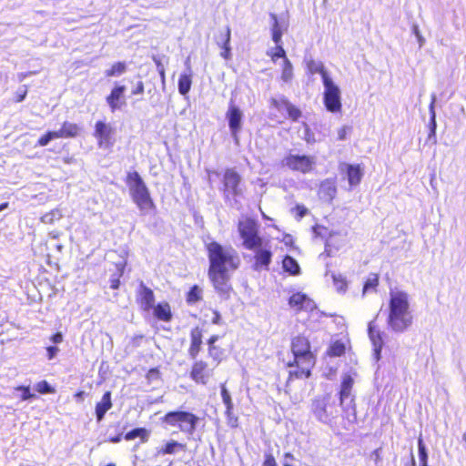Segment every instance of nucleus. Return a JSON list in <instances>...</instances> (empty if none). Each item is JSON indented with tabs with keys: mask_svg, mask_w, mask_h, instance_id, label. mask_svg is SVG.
<instances>
[{
	"mask_svg": "<svg viewBox=\"0 0 466 466\" xmlns=\"http://www.w3.org/2000/svg\"><path fill=\"white\" fill-rule=\"evenodd\" d=\"M407 293L398 291L390 294L388 325L395 332H404L412 324V316L409 310Z\"/></svg>",
	"mask_w": 466,
	"mask_h": 466,
	"instance_id": "nucleus-1",
	"label": "nucleus"
},
{
	"mask_svg": "<svg viewBox=\"0 0 466 466\" xmlns=\"http://www.w3.org/2000/svg\"><path fill=\"white\" fill-rule=\"evenodd\" d=\"M209 268L208 270H221L229 272L235 270L240 264L237 251L232 248H226L213 241L208 245Z\"/></svg>",
	"mask_w": 466,
	"mask_h": 466,
	"instance_id": "nucleus-2",
	"label": "nucleus"
},
{
	"mask_svg": "<svg viewBox=\"0 0 466 466\" xmlns=\"http://www.w3.org/2000/svg\"><path fill=\"white\" fill-rule=\"evenodd\" d=\"M324 86L323 104L325 108L333 114L340 113L342 110L341 93L339 87L333 82L327 70L321 66L319 68Z\"/></svg>",
	"mask_w": 466,
	"mask_h": 466,
	"instance_id": "nucleus-3",
	"label": "nucleus"
},
{
	"mask_svg": "<svg viewBox=\"0 0 466 466\" xmlns=\"http://www.w3.org/2000/svg\"><path fill=\"white\" fill-rule=\"evenodd\" d=\"M163 421L170 426H177L182 432L191 436L196 431L199 418L188 411L174 410L167 412Z\"/></svg>",
	"mask_w": 466,
	"mask_h": 466,
	"instance_id": "nucleus-4",
	"label": "nucleus"
},
{
	"mask_svg": "<svg viewBox=\"0 0 466 466\" xmlns=\"http://www.w3.org/2000/svg\"><path fill=\"white\" fill-rule=\"evenodd\" d=\"M127 184L134 202L141 210L148 209L154 206L142 177H127Z\"/></svg>",
	"mask_w": 466,
	"mask_h": 466,
	"instance_id": "nucleus-5",
	"label": "nucleus"
},
{
	"mask_svg": "<svg viewBox=\"0 0 466 466\" xmlns=\"http://www.w3.org/2000/svg\"><path fill=\"white\" fill-rule=\"evenodd\" d=\"M311 411L316 419L323 423L330 422L338 412L330 394L315 398L311 403Z\"/></svg>",
	"mask_w": 466,
	"mask_h": 466,
	"instance_id": "nucleus-6",
	"label": "nucleus"
},
{
	"mask_svg": "<svg viewBox=\"0 0 466 466\" xmlns=\"http://www.w3.org/2000/svg\"><path fill=\"white\" fill-rule=\"evenodd\" d=\"M354 384L353 378L349 374H344L340 384V390L339 392V404L342 410L347 414V418L350 420V416L353 417V420H356V409H355V397L352 395V388Z\"/></svg>",
	"mask_w": 466,
	"mask_h": 466,
	"instance_id": "nucleus-7",
	"label": "nucleus"
},
{
	"mask_svg": "<svg viewBox=\"0 0 466 466\" xmlns=\"http://www.w3.org/2000/svg\"><path fill=\"white\" fill-rule=\"evenodd\" d=\"M115 128L106 121L98 120L94 127L93 136L100 148L110 149L115 142Z\"/></svg>",
	"mask_w": 466,
	"mask_h": 466,
	"instance_id": "nucleus-8",
	"label": "nucleus"
},
{
	"mask_svg": "<svg viewBox=\"0 0 466 466\" xmlns=\"http://www.w3.org/2000/svg\"><path fill=\"white\" fill-rule=\"evenodd\" d=\"M238 231L243 239V245L248 249L258 248L264 242V239L258 235V226L251 220L240 221L238 223Z\"/></svg>",
	"mask_w": 466,
	"mask_h": 466,
	"instance_id": "nucleus-9",
	"label": "nucleus"
},
{
	"mask_svg": "<svg viewBox=\"0 0 466 466\" xmlns=\"http://www.w3.org/2000/svg\"><path fill=\"white\" fill-rule=\"evenodd\" d=\"M208 276L219 297L222 299H228L232 291L229 272L208 270Z\"/></svg>",
	"mask_w": 466,
	"mask_h": 466,
	"instance_id": "nucleus-10",
	"label": "nucleus"
},
{
	"mask_svg": "<svg viewBox=\"0 0 466 466\" xmlns=\"http://www.w3.org/2000/svg\"><path fill=\"white\" fill-rule=\"evenodd\" d=\"M284 165L293 171L309 173L313 170L315 158L312 156L290 154L284 158Z\"/></svg>",
	"mask_w": 466,
	"mask_h": 466,
	"instance_id": "nucleus-11",
	"label": "nucleus"
},
{
	"mask_svg": "<svg viewBox=\"0 0 466 466\" xmlns=\"http://www.w3.org/2000/svg\"><path fill=\"white\" fill-rule=\"evenodd\" d=\"M249 249L255 252V262L252 265V268L255 271L268 270L273 256L271 247L268 245V242L264 241L259 247Z\"/></svg>",
	"mask_w": 466,
	"mask_h": 466,
	"instance_id": "nucleus-12",
	"label": "nucleus"
},
{
	"mask_svg": "<svg viewBox=\"0 0 466 466\" xmlns=\"http://www.w3.org/2000/svg\"><path fill=\"white\" fill-rule=\"evenodd\" d=\"M126 86L124 85L116 84L113 86L110 93L106 96V101L111 112L121 109L126 106Z\"/></svg>",
	"mask_w": 466,
	"mask_h": 466,
	"instance_id": "nucleus-13",
	"label": "nucleus"
},
{
	"mask_svg": "<svg viewBox=\"0 0 466 466\" xmlns=\"http://www.w3.org/2000/svg\"><path fill=\"white\" fill-rule=\"evenodd\" d=\"M291 350L295 360H314V356L310 351V345L307 338L298 336L292 339Z\"/></svg>",
	"mask_w": 466,
	"mask_h": 466,
	"instance_id": "nucleus-14",
	"label": "nucleus"
},
{
	"mask_svg": "<svg viewBox=\"0 0 466 466\" xmlns=\"http://www.w3.org/2000/svg\"><path fill=\"white\" fill-rule=\"evenodd\" d=\"M226 117L228 121V127L232 132V135L237 137L241 128L242 113L240 109L233 103V101H230L229 103L228 109L226 113Z\"/></svg>",
	"mask_w": 466,
	"mask_h": 466,
	"instance_id": "nucleus-15",
	"label": "nucleus"
},
{
	"mask_svg": "<svg viewBox=\"0 0 466 466\" xmlns=\"http://www.w3.org/2000/svg\"><path fill=\"white\" fill-rule=\"evenodd\" d=\"M296 369L289 371V380L292 378L300 379L303 376L309 378L311 375L310 369L313 367L315 360L311 359L295 360Z\"/></svg>",
	"mask_w": 466,
	"mask_h": 466,
	"instance_id": "nucleus-16",
	"label": "nucleus"
},
{
	"mask_svg": "<svg viewBox=\"0 0 466 466\" xmlns=\"http://www.w3.org/2000/svg\"><path fill=\"white\" fill-rule=\"evenodd\" d=\"M208 364L203 360L196 361L190 371V377L197 383L206 385L209 378V372L208 371Z\"/></svg>",
	"mask_w": 466,
	"mask_h": 466,
	"instance_id": "nucleus-17",
	"label": "nucleus"
},
{
	"mask_svg": "<svg viewBox=\"0 0 466 466\" xmlns=\"http://www.w3.org/2000/svg\"><path fill=\"white\" fill-rule=\"evenodd\" d=\"M139 302L144 310L148 311L153 309L155 305V296L151 289L147 288L143 281L140 282L138 288Z\"/></svg>",
	"mask_w": 466,
	"mask_h": 466,
	"instance_id": "nucleus-18",
	"label": "nucleus"
},
{
	"mask_svg": "<svg viewBox=\"0 0 466 466\" xmlns=\"http://www.w3.org/2000/svg\"><path fill=\"white\" fill-rule=\"evenodd\" d=\"M368 332L373 345V357L378 361L381 358V350L384 344L381 334L375 329L371 322L369 324Z\"/></svg>",
	"mask_w": 466,
	"mask_h": 466,
	"instance_id": "nucleus-19",
	"label": "nucleus"
},
{
	"mask_svg": "<svg viewBox=\"0 0 466 466\" xmlns=\"http://www.w3.org/2000/svg\"><path fill=\"white\" fill-rule=\"evenodd\" d=\"M202 345V330L196 327L190 332V347L188 349V355L191 359H196L198 355Z\"/></svg>",
	"mask_w": 466,
	"mask_h": 466,
	"instance_id": "nucleus-20",
	"label": "nucleus"
},
{
	"mask_svg": "<svg viewBox=\"0 0 466 466\" xmlns=\"http://www.w3.org/2000/svg\"><path fill=\"white\" fill-rule=\"evenodd\" d=\"M111 392L106 391L102 400L96 403L95 413L97 422L104 420L106 413L112 408Z\"/></svg>",
	"mask_w": 466,
	"mask_h": 466,
	"instance_id": "nucleus-21",
	"label": "nucleus"
},
{
	"mask_svg": "<svg viewBox=\"0 0 466 466\" xmlns=\"http://www.w3.org/2000/svg\"><path fill=\"white\" fill-rule=\"evenodd\" d=\"M56 133L58 138H73L79 135L80 128L76 123L65 121Z\"/></svg>",
	"mask_w": 466,
	"mask_h": 466,
	"instance_id": "nucleus-22",
	"label": "nucleus"
},
{
	"mask_svg": "<svg viewBox=\"0 0 466 466\" xmlns=\"http://www.w3.org/2000/svg\"><path fill=\"white\" fill-rule=\"evenodd\" d=\"M230 36L231 33L228 26L219 33L220 43L218 44L222 48L221 56L227 60L231 57Z\"/></svg>",
	"mask_w": 466,
	"mask_h": 466,
	"instance_id": "nucleus-23",
	"label": "nucleus"
},
{
	"mask_svg": "<svg viewBox=\"0 0 466 466\" xmlns=\"http://www.w3.org/2000/svg\"><path fill=\"white\" fill-rule=\"evenodd\" d=\"M154 316L163 321H170L172 319V313L170 306L167 302H161L154 305L153 309Z\"/></svg>",
	"mask_w": 466,
	"mask_h": 466,
	"instance_id": "nucleus-24",
	"label": "nucleus"
},
{
	"mask_svg": "<svg viewBox=\"0 0 466 466\" xmlns=\"http://www.w3.org/2000/svg\"><path fill=\"white\" fill-rule=\"evenodd\" d=\"M336 193V187L332 178H328L320 184L319 194L326 199L331 200Z\"/></svg>",
	"mask_w": 466,
	"mask_h": 466,
	"instance_id": "nucleus-25",
	"label": "nucleus"
},
{
	"mask_svg": "<svg viewBox=\"0 0 466 466\" xmlns=\"http://www.w3.org/2000/svg\"><path fill=\"white\" fill-rule=\"evenodd\" d=\"M284 271L289 272L290 275L296 276L300 273V267L298 261L289 255L285 256L282 261Z\"/></svg>",
	"mask_w": 466,
	"mask_h": 466,
	"instance_id": "nucleus-26",
	"label": "nucleus"
},
{
	"mask_svg": "<svg viewBox=\"0 0 466 466\" xmlns=\"http://www.w3.org/2000/svg\"><path fill=\"white\" fill-rule=\"evenodd\" d=\"M225 191L233 195L239 194L238 185L240 182V177H223Z\"/></svg>",
	"mask_w": 466,
	"mask_h": 466,
	"instance_id": "nucleus-27",
	"label": "nucleus"
},
{
	"mask_svg": "<svg viewBox=\"0 0 466 466\" xmlns=\"http://www.w3.org/2000/svg\"><path fill=\"white\" fill-rule=\"evenodd\" d=\"M127 69V63L124 61H118L112 64L111 66L106 70L105 76L106 77L119 76L126 73Z\"/></svg>",
	"mask_w": 466,
	"mask_h": 466,
	"instance_id": "nucleus-28",
	"label": "nucleus"
},
{
	"mask_svg": "<svg viewBox=\"0 0 466 466\" xmlns=\"http://www.w3.org/2000/svg\"><path fill=\"white\" fill-rule=\"evenodd\" d=\"M149 437V431L145 428H135L130 431L127 432L124 436L125 440L132 441L136 438H140L142 442L147 441Z\"/></svg>",
	"mask_w": 466,
	"mask_h": 466,
	"instance_id": "nucleus-29",
	"label": "nucleus"
},
{
	"mask_svg": "<svg viewBox=\"0 0 466 466\" xmlns=\"http://www.w3.org/2000/svg\"><path fill=\"white\" fill-rule=\"evenodd\" d=\"M270 18L272 20V27H271L272 40L274 41L275 44H279L281 42V38H282V35H283L282 29L279 23L277 15L270 14Z\"/></svg>",
	"mask_w": 466,
	"mask_h": 466,
	"instance_id": "nucleus-30",
	"label": "nucleus"
},
{
	"mask_svg": "<svg viewBox=\"0 0 466 466\" xmlns=\"http://www.w3.org/2000/svg\"><path fill=\"white\" fill-rule=\"evenodd\" d=\"M192 85V77L190 74H181L178 78V91L181 95H187Z\"/></svg>",
	"mask_w": 466,
	"mask_h": 466,
	"instance_id": "nucleus-31",
	"label": "nucleus"
},
{
	"mask_svg": "<svg viewBox=\"0 0 466 466\" xmlns=\"http://www.w3.org/2000/svg\"><path fill=\"white\" fill-rule=\"evenodd\" d=\"M418 456L420 461L419 466H428V449L421 436L418 438Z\"/></svg>",
	"mask_w": 466,
	"mask_h": 466,
	"instance_id": "nucleus-32",
	"label": "nucleus"
},
{
	"mask_svg": "<svg viewBox=\"0 0 466 466\" xmlns=\"http://www.w3.org/2000/svg\"><path fill=\"white\" fill-rule=\"evenodd\" d=\"M177 448L185 451L186 450V444L180 443V442H178L177 441H170L167 442L165 447H163L162 449H160L157 451V454L158 455L159 454H162V455H165V454H174Z\"/></svg>",
	"mask_w": 466,
	"mask_h": 466,
	"instance_id": "nucleus-33",
	"label": "nucleus"
},
{
	"mask_svg": "<svg viewBox=\"0 0 466 466\" xmlns=\"http://www.w3.org/2000/svg\"><path fill=\"white\" fill-rule=\"evenodd\" d=\"M63 218V213L60 208H55L50 212L44 214L41 217V221L45 224H53L55 221Z\"/></svg>",
	"mask_w": 466,
	"mask_h": 466,
	"instance_id": "nucleus-34",
	"label": "nucleus"
},
{
	"mask_svg": "<svg viewBox=\"0 0 466 466\" xmlns=\"http://www.w3.org/2000/svg\"><path fill=\"white\" fill-rule=\"evenodd\" d=\"M282 103L288 112L289 117L292 121H298L301 116L300 109L292 105L289 100H282Z\"/></svg>",
	"mask_w": 466,
	"mask_h": 466,
	"instance_id": "nucleus-35",
	"label": "nucleus"
},
{
	"mask_svg": "<svg viewBox=\"0 0 466 466\" xmlns=\"http://www.w3.org/2000/svg\"><path fill=\"white\" fill-rule=\"evenodd\" d=\"M202 299V289L198 286L194 285L190 288L187 294V302L188 304H195Z\"/></svg>",
	"mask_w": 466,
	"mask_h": 466,
	"instance_id": "nucleus-36",
	"label": "nucleus"
},
{
	"mask_svg": "<svg viewBox=\"0 0 466 466\" xmlns=\"http://www.w3.org/2000/svg\"><path fill=\"white\" fill-rule=\"evenodd\" d=\"M304 301H305V294L298 292V293L293 294L289 298V304L291 308H296L297 309L300 310Z\"/></svg>",
	"mask_w": 466,
	"mask_h": 466,
	"instance_id": "nucleus-37",
	"label": "nucleus"
},
{
	"mask_svg": "<svg viewBox=\"0 0 466 466\" xmlns=\"http://www.w3.org/2000/svg\"><path fill=\"white\" fill-rule=\"evenodd\" d=\"M221 397L223 403L226 406V413H229V410H233L234 405L231 399V395L224 384L221 385Z\"/></svg>",
	"mask_w": 466,
	"mask_h": 466,
	"instance_id": "nucleus-38",
	"label": "nucleus"
},
{
	"mask_svg": "<svg viewBox=\"0 0 466 466\" xmlns=\"http://www.w3.org/2000/svg\"><path fill=\"white\" fill-rule=\"evenodd\" d=\"M276 45H277V46L273 50L268 52V55L270 56L271 60L273 62H276L279 58H283L284 61H286V59H288V57L286 56V52H285L284 48L279 44H276Z\"/></svg>",
	"mask_w": 466,
	"mask_h": 466,
	"instance_id": "nucleus-39",
	"label": "nucleus"
},
{
	"mask_svg": "<svg viewBox=\"0 0 466 466\" xmlns=\"http://www.w3.org/2000/svg\"><path fill=\"white\" fill-rule=\"evenodd\" d=\"M292 76H293L292 65L289 59H286V61H284V63H283L281 78L285 82H289L291 80Z\"/></svg>",
	"mask_w": 466,
	"mask_h": 466,
	"instance_id": "nucleus-40",
	"label": "nucleus"
},
{
	"mask_svg": "<svg viewBox=\"0 0 466 466\" xmlns=\"http://www.w3.org/2000/svg\"><path fill=\"white\" fill-rule=\"evenodd\" d=\"M56 138H58V137H57V134L56 133V131H47L38 138L36 145L39 147H45L52 139H56Z\"/></svg>",
	"mask_w": 466,
	"mask_h": 466,
	"instance_id": "nucleus-41",
	"label": "nucleus"
},
{
	"mask_svg": "<svg viewBox=\"0 0 466 466\" xmlns=\"http://www.w3.org/2000/svg\"><path fill=\"white\" fill-rule=\"evenodd\" d=\"M345 352V346L340 341L334 342L329 349V354L334 357H339Z\"/></svg>",
	"mask_w": 466,
	"mask_h": 466,
	"instance_id": "nucleus-42",
	"label": "nucleus"
},
{
	"mask_svg": "<svg viewBox=\"0 0 466 466\" xmlns=\"http://www.w3.org/2000/svg\"><path fill=\"white\" fill-rule=\"evenodd\" d=\"M379 284V277L377 274H371L370 277L365 281L363 286V294H365L369 289H375Z\"/></svg>",
	"mask_w": 466,
	"mask_h": 466,
	"instance_id": "nucleus-43",
	"label": "nucleus"
},
{
	"mask_svg": "<svg viewBox=\"0 0 466 466\" xmlns=\"http://www.w3.org/2000/svg\"><path fill=\"white\" fill-rule=\"evenodd\" d=\"M35 389L39 393L42 394L54 392V389L46 380H42L38 382L35 386Z\"/></svg>",
	"mask_w": 466,
	"mask_h": 466,
	"instance_id": "nucleus-44",
	"label": "nucleus"
},
{
	"mask_svg": "<svg viewBox=\"0 0 466 466\" xmlns=\"http://www.w3.org/2000/svg\"><path fill=\"white\" fill-rule=\"evenodd\" d=\"M16 390L22 391L21 400H27L31 399H35L36 396L34 393H31L29 386H18L15 388Z\"/></svg>",
	"mask_w": 466,
	"mask_h": 466,
	"instance_id": "nucleus-45",
	"label": "nucleus"
},
{
	"mask_svg": "<svg viewBox=\"0 0 466 466\" xmlns=\"http://www.w3.org/2000/svg\"><path fill=\"white\" fill-rule=\"evenodd\" d=\"M381 450H382V448L380 447V448L374 450L370 454V461H372L374 462V466H382V464H381Z\"/></svg>",
	"mask_w": 466,
	"mask_h": 466,
	"instance_id": "nucleus-46",
	"label": "nucleus"
},
{
	"mask_svg": "<svg viewBox=\"0 0 466 466\" xmlns=\"http://www.w3.org/2000/svg\"><path fill=\"white\" fill-rule=\"evenodd\" d=\"M208 354L214 360L219 362L222 359L223 350L217 346H212L211 349H208Z\"/></svg>",
	"mask_w": 466,
	"mask_h": 466,
	"instance_id": "nucleus-47",
	"label": "nucleus"
},
{
	"mask_svg": "<svg viewBox=\"0 0 466 466\" xmlns=\"http://www.w3.org/2000/svg\"><path fill=\"white\" fill-rule=\"evenodd\" d=\"M233 410H229V413H226L227 423L231 428H237L238 426V418L233 414Z\"/></svg>",
	"mask_w": 466,
	"mask_h": 466,
	"instance_id": "nucleus-48",
	"label": "nucleus"
},
{
	"mask_svg": "<svg viewBox=\"0 0 466 466\" xmlns=\"http://www.w3.org/2000/svg\"><path fill=\"white\" fill-rule=\"evenodd\" d=\"M26 95H27V87L25 86H24L23 88L16 91L15 97H14V101L15 103L22 102L25 98Z\"/></svg>",
	"mask_w": 466,
	"mask_h": 466,
	"instance_id": "nucleus-49",
	"label": "nucleus"
},
{
	"mask_svg": "<svg viewBox=\"0 0 466 466\" xmlns=\"http://www.w3.org/2000/svg\"><path fill=\"white\" fill-rule=\"evenodd\" d=\"M351 128L347 126H343L338 130V139L345 140L348 137V134L350 132Z\"/></svg>",
	"mask_w": 466,
	"mask_h": 466,
	"instance_id": "nucleus-50",
	"label": "nucleus"
},
{
	"mask_svg": "<svg viewBox=\"0 0 466 466\" xmlns=\"http://www.w3.org/2000/svg\"><path fill=\"white\" fill-rule=\"evenodd\" d=\"M315 308H316L315 302L312 299H310L307 295H305V301L302 305L301 309L311 311Z\"/></svg>",
	"mask_w": 466,
	"mask_h": 466,
	"instance_id": "nucleus-51",
	"label": "nucleus"
},
{
	"mask_svg": "<svg viewBox=\"0 0 466 466\" xmlns=\"http://www.w3.org/2000/svg\"><path fill=\"white\" fill-rule=\"evenodd\" d=\"M145 92V85L142 81H138L136 86L132 89L131 94L133 96L142 95Z\"/></svg>",
	"mask_w": 466,
	"mask_h": 466,
	"instance_id": "nucleus-52",
	"label": "nucleus"
},
{
	"mask_svg": "<svg viewBox=\"0 0 466 466\" xmlns=\"http://www.w3.org/2000/svg\"><path fill=\"white\" fill-rule=\"evenodd\" d=\"M58 351H59V349L56 346H48V347H46L47 359L48 360L55 359L56 357Z\"/></svg>",
	"mask_w": 466,
	"mask_h": 466,
	"instance_id": "nucleus-53",
	"label": "nucleus"
},
{
	"mask_svg": "<svg viewBox=\"0 0 466 466\" xmlns=\"http://www.w3.org/2000/svg\"><path fill=\"white\" fill-rule=\"evenodd\" d=\"M335 285L337 286L338 290H345L346 289V282L339 276V278L335 275L332 276Z\"/></svg>",
	"mask_w": 466,
	"mask_h": 466,
	"instance_id": "nucleus-54",
	"label": "nucleus"
},
{
	"mask_svg": "<svg viewBox=\"0 0 466 466\" xmlns=\"http://www.w3.org/2000/svg\"><path fill=\"white\" fill-rule=\"evenodd\" d=\"M263 466H278L274 456L271 453L265 454V461Z\"/></svg>",
	"mask_w": 466,
	"mask_h": 466,
	"instance_id": "nucleus-55",
	"label": "nucleus"
},
{
	"mask_svg": "<svg viewBox=\"0 0 466 466\" xmlns=\"http://www.w3.org/2000/svg\"><path fill=\"white\" fill-rule=\"evenodd\" d=\"M361 169L359 165H350L347 169V175H360Z\"/></svg>",
	"mask_w": 466,
	"mask_h": 466,
	"instance_id": "nucleus-56",
	"label": "nucleus"
},
{
	"mask_svg": "<svg viewBox=\"0 0 466 466\" xmlns=\"http://www.w3.org/2000/svg\"><path fill=\"white\" fill-rule=\"evenodd\" d=\"M360 178L361 177H347L349 189L359 185L360 183Z\"/></svg>",
	"mask_w": 466,
	"mask_h": 466,
	"instance_id": "nucleus-57",
	"label": "nucleus"
},
{
	"mask_svg": "<svg viewBox=\"0 0 466 466\" xmlns=\"http://www.w3.org/2000/svg\"><path fill=\"white\" fill-rule=\"evenodd\" d=\"M282 100H288L286 97L282 96L280 98H271L270 103L272 106H274L277 109H280L281 107H284Z\"/></svg>",
	"mask_w": 466,
	"mask_h": 466,
	"instance_id": "nucleus-58",
	"label": "nucleus"
},
{
	"mask_svg": "<svg viewBox=\"0 0 466 466\" xmlns=\"http://www.w3.org/2000/svg\"><path fill=\"white\" fill-rule=\"evenodd\" d=\"M63 338L64 336L61 332H56L50 337V341L54 344H58L63 341Z\"/></svg>",
	"mask_w": 466,
	"mask_h": 466,
	"instance_id": "nucleus-59",
	"label": "nucleus"
},
{
	"mask_svg": "<svg viewBox=\"0 0 466 466\" xmlns=\"http://www.w3.org/2000/svg\"><path fill=\"white\" fill-rule=\"evenodd\" d=\"M404 466H416V461H415V458H414L412 448H410V458L404 463Z\"/></svg>",
	"mask_w": 466,
	"mask_h": 466,
	"instance_id": "nucleus-60",
	"label": "nucleus"
},
{
	"mask_svg": "<svg viewBox=\"0 0 466 466\" xmlns=\"http://www.w3.org/2000/svg\"><path fill=\"white\" fill-rule=\"evenodd\" d=\"M158 376H159V371L157 368H152L147 372V378L149 380L157 379V378H158Z\"/></svg>",
	"mask_w": 466,
	"mask_h": 466,
	"instance_id": "nucleus-61",
	"label": "nucleus"
},
{
	"mask_svg": "<svg viewBox=\"0 0 466 466\" xmlns=\"http://www.w3.org/2000/svg\"><path fill=\"white\" fill-rule=\"evenodd\" d=\"M292 460H294V456L291 453H289V452L285 453L283 466H292L289 462V461H292Z\"/></svg>",
	"mask_w": 466,
	"mask_h": 466,
	"instance_id": "nucleus-62",
	"label": "nucleus"
},
{
	"mask_svg": "<svg viewBox=\"0 0 466 466\" xmlns=\"http://www.w3.org/2000/svg\"><path fill=\"white\" fill-rule=\"evenodd\" d=\"M218 335H212L208 340V349H211L212 346H216L215 343L218 340Z\"/></svg>",
	"mask_w": 466,
	"mask_h": 466,
	"instance_id": "nucleus-63",
	"label": "nucleus"
},
{
	"mask_svg": "<svg viewBox=\"0 0 466 466\" xmlns=\"http://www.w3.org/2000/svg\"><path fill=\"white\" fill-rule=\"evenodd\" d=\"M297 210L299 218H303L308 212V209L303 206H297Z\"/></svg>",
	"mask_w": 466,
	"mask_h": 466,
	"instance_id": "nucleus-64",
	"label": "nucleus"
}]
</instances>
